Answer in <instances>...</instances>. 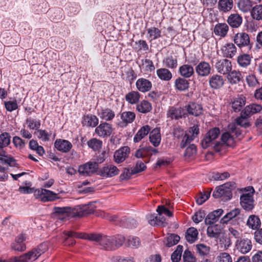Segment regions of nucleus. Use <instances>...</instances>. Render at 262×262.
<instances>
[{"instance_id":"11","label":"nucleus","mask_w":262,"mask_h":262,"mask_svg":"<svg viewBox=\"0 0 262 262\" xmlns=\"http://www.w3.org/2000/svg\"><path fill=\"white\" fill-rule=\"evenodd\" d=\"M98 169V164L96 162H89L79 166V173L83 176H90L95 173Z\"/></svg>"},{"instance_id":"31","label":"nucleus","mask_w":262,"mask_h":262,"mask_svg":"<svg viewBox=\"0 0 262 262\" xmlns=\"http://www.w3.org/2000/svg\"><path fill=\"white\" fill-rule=\"evenodd\" d=\"M98 123V118L95 115L92 114L84 116L82 121L83 126H86L87 127H97Z\"/></svg>"},{"instance_id":"59","label":"nucleus","mask_w":262,"mask_h":262,"mask_svg":"<svg viewBox=\"0 0 262 262\" xmlns=\"http://www.w3.org/2000/svg\"><path fill=\"white\" fill-rule=\"evenodd\" d=\"M146 168V166L145 164L142 161L138 160L137 161L135 167L132 168V173L137 174L145 170Z\"/></svg>"},{"instance_id":"6","label":"nucleus","mask_w":262,"mask_h":262,"mask_svg":"<svg viewBox=\"0 0 262 262\" xmlns=\"http://www.w3.org/2000/svg\"><path fill=\"white\" fill-rule=\"evenodd\" d=\"M233 41L240 49L243 47H247L248 49H251L252 48L250 37L245 32H238L235 34L233 37Z\"/></svg>"},{"instance_id":"44","label":"nucleus","mask_w":262,"mask_h":262,"mask_svg":"<svg viewBox=\"0 0 262 262\" xmlns=\"http://www.w3.org/2000/svg\"><path fill=\"white\" fill-rule=\"evenodd\" d=\"M136 110L140 113L146 114L152 110L151 104L147 100H142L136 105Z\"/></svg>"},{"instance_id":"47","label":"nucleus","mask_w":262,"mask_h":262,"mask_svg":"<svg viewBox=\"0 0 262 262\" xmlns=\"http://www.w3.org/2000/svg\"><path fill=\"white\" fill-rule=\"evenodd\" d=\"M251 58L252 57L249 54H243L238 56L237 61L239 66L246 68L250 64Z\"/></svg>"},{"instance_id":"4","label":"nucleus","mask_w":262,"mask_h":262,"mask_svg":"<svg viewBox=\"0 0 262 262\" xmlns=\"http://www.w3.org/2000/svg\"><path fill=\"white\" fill-rule=\"evenodd\" d=\"M245 216L241 213V210L239 208H234L231 210L224 215L221 220L222 224H227L229 222H231V224H235V222H237V224L239 225L240 222H244Z\"/></svg>"},{"instance_id":"41","label":"nucleus","mask_w":262,"mask_h":262,"mask_svg":"<svg viewBox=\"0 0 262 262\" xmlns=\"http://www.w3.org/2000/svg\"><path fill=\"white\" fill-rule=\"evenodd\" d=\"M150 131V127L146 125L142 126L136 133L134 137V142L135 143L140 141L145 136L147 135Z\"/></svg>"},{"instance_id":"42","label":"nucleus","mask_w":262,"mask_h":262,"mask_svg":"<svg viewBox=\"0 0 262 262\" xmlns=\"http://www.w3.org/2000/svg\"><path fill=\"white\" fill-rule=\"evenodd\" d=\"M156 73L159 78L163 81H169L172 77L171 72L167 68L159 69Z\"/></svg>"},{"instance_id":"23","label":"nucleus","mask_w":262,"mask_h":262,"mask_svg":"<svg viewBox=\"0 0 262 262\" xmlns=\"http://www.w3.org/2000/svg\"><path fill=\"white\" fill-rule=\"evenodd\" d=\"M227 22L232 28H239L243 23V17L238 13H232L227 18Z\"/></svg>"},{"instance_id":"35","label":"nucleus","mask_w":262,"mask_h":262,"mask_svg":"<svg viewBox=\"0 0 262 262\" xmlns=\"http://www.w3.org/2000/svg\"><path fill=\"white\" fill-rule=\"evenodd\" d=\"M221 233V228L219 225H209L207 229V234L210 238H217Z\"/></svg>"},{"instance_id":"63","label":"nucleus","mask_w":262,"mask_h":262,"mask_svg":"<svg viewBox=\"0 0 262 262\" xmlns=\"http://www.w3.org/2000/svg\"><path fill=\"white\" fill-rule=\"evenodd\" d=\"M37 137L43 141H49L51 135V133H49L46 130L37 129Z\"/></svg>"},{"instance_id":"51","label":"nucleus","mask_w":262,"mask_h":262,"mask_svg":"<svg viewBox=\"0 0 262 262\" xmlns=\"http://www.w3.org/2000/svg\"><path fill=\"white\" fill-rule=\"evenodd\" d=\"M196 253L201 256L208 255L210 251V247L204 244L196 245Z\"/></svg>"},{"instance_id":"12","label":"nucleus","mask_w":262,"mask_h":262,"mask_svg":"<svg viewBox=\"0 0 262 262\" xmlns=\"http://www.w3.org/2000/svg\"><path fill=\"white\" fill-rule=\"evenodd\" d=\"M130 152V150L128 146L120 147L114 152L113 156L114 162L117 164L123 162L128 157Z\"/></svg>"},{"instance_id":"33","label":"nucleus","mask_w":262,"mask_h":262,"mask_svg":"<svg viewBox=\"0 0 262 262\" xmlns=\"http://www.w3.org/2000/svg\"><path fill=\"white\" fill-rule=\"evenodd\" d=\"M261 110L262 106L261 105L252 103L246 106L245 108L242 110L243 115L246 114V116L250 117L254 114L260 112Z\"/></svg>"},{"instance_id":"48","label":"nucleus","mask_w":262,"mask_h":262,"mask_svg":"<svg viewBox=\"0 0 262 262\" xmlns=\"http://www.w3.org/2000/svg\"><path fill=\"white\" fill-rule=\"evenodd\" d=\"M87 144L89 148L92 149L94 151H97L102 148V141L99 139L94 138L89 140L87 142Z\"/></svg>"},{"instance_id":"21","label":"nucleus","mask_w":262,"mask_h":262,"mask_svg":"<svg viewBox=\"0 0 262 262\" xmlns=\"http://www.w3.org/2000/svg\"><path fill=\"white\" fill-rule=\"evenodd\" d=\"M54 146L58 151L62 152H68L71 150L73 146L68 140L59 139L55 141Z\"/></svg>"},{"instance_id":"49","label":"nucleus","mask_w":262,"mask_h":262,"mask_svg":"<svg viewBox=\"0 0 262 262\" xmlns=\"http://www.w3.org/2000/svg\"><path fill=\"white\" fill-rule=\"evenodd\" d=\"M252 6V2L250 0H239L237 3L238 9L243 12L249 11Z\"/></svg>"},{"instance_id":"30","label":"nucleus","mask_w":262,"mask_h":262,"mask_svg":"<svg viewBox=\"0 0 262 262\" xmlns=\"http://www.w3.org/2000/svg\"><path fill=\"white\" fill-rule=\"evenodd\" d=\"M223 55L226 58H232L236 53L237 49L233 43H228L221 49Z\"/></svg>"},{"instance_id":"25","label":"nucleus","mask_w":262,"mask_h":262,"mask_svg":"<svg viewBox=\"0 0 262 262\" xmlns=\"http://www.w3.org/2000/svg\"><path fill=\"white\" fill-rule=\"evenodd\" d=\"M185 115L184 109L181 107L171 106L169 108L167 113V117L176 120L182 118L183 116L185 117Z\"/></svg>"},{"instance_id":"16","label":"nucleus","mask_w":262,"mask_h":262,"mask_svg":"<svg viewBox=\"0 0 262 262\" xmlns=\"http://www.w3.org/2000/svg\"><path fill=\"white\" fill-rule=\"evenodd\" d=\"M195 70L198 76L207 77L211 73V67L209 63L201 61L195 66Z\"/></svg>"},{"instance_id":"37","label":"nucleus","mask_w":262,"mask_h":262,"mask_svg":"<svg viewBox=\"0 0 262 262\" xmlns=\"http://www.w3.org/2000/svg\"><path fill=\"white\" fill-rule=\"evenodd\" d=\"M198 234L199 232L196 228L190 227L185 232V238L188 243L192 244L198 239Z\"/></svg>"},{"instance_id":"10","label":"nucleus","mask_w":262,"mask_h":262,"mask_svg":"<svg viewBox=\"0 0 262 262\" xmlns=\"http://www.w3.org/2000/svg\"><path fill=\"white\" fill-rule=\"evenodd\" d=\"M113 130V128L111 124L107 122H101L100 124L96 127L95 133L100 137L107 138L111 135Z\"/></svg>"},{"instance_id":"56","label":"nucleus","mask_w":262,"mask_h":262,"mask_svg":"<svg viewBox=\"0 0 262 262\" xmlns=\"http://www.w3.org/2000/svg\"><path fill=\"white\" fill-rule=\"evenodd\" d=\"M230 173L227 171L223 172H214L212 173V179L215 181H223L230 177Z\"/></svg>"},{"instance_id":"43","label":"nucleus","mask_w":262,"mask_h":262,"mask_svg":"<svg viewBox=\"0 0 262 262\" xmlns=\"http://www.w3.org/2000/svg\"><path fill=\"white\" fill-rule=\"evenodd\" d=\"M140 96L141 95L138 91H132L125 95V98L129 103L134 104L138 103Z\"/></svg>"},{"instance_id":"1","label":"nucleus","mask_w":262,"mask_h":262,"mask_svg":"<svg viewBox=\"0 0 262 262\" xmlns=\"http://www.w3.org/2000/svg\"><path fill=\"white\" fill-rule=\"evenodd\" d=\"M10 141L11 136L9 133L4 132L0 135V161L3 164L15 167L17 165L16 160L3 149L10 144Z\"/></svg>"},{"instance_id":"50","label":"nucleus","mask_w":262,"mask_h":262,"mask_svg":"<svg viewBox=\"0 0 262 262\" xmlns=\"http://www.w3.org/2000/svg\"><path fill=\"white\" fill-rule=\"evenodd\" d=\"M252 17L256 20H262V5H256L253 7L251 11Z\"/></svg>"},{"instance_id":"60","label":"nucleus","mask_w":262,"mask_h":262,"mask_svg":"<svg viewBox=\"0 0 262 262\" xmlns=\"http://www.w3.org/2000/svg\"><path fill=\"white\" fill-rule=\"evenodd\" d=\"M196 153V147L193 144H190L185 150L184 157L185 158H190L194 156Z\"/></svg>"},{"instance_id":"22","label":"nucleus","mask_w":262,"mask_h":262,"mask_svg":"<svg viewBox=\"0 0 262 262\" xmlns=\"http://www.w3.org/2000/svg\"><path fill=\"white\" fill-rule=\"evenodd\" d=\"M136 86L139 92L145 93L151 90L152 83L151 81L147 79L140 78L137 80Z\"/></svg>"},{"instance_id":"62","label":"nucleus","mask_w":262,"mask_h":262,"mask_svg":"<svg viewBox=\"0 0 262 262\" xmlns=\"http://www.w3.org/2000/svg\"><path fill=\"white\" fill-rule=\"evenodd\" d=\"M228 235L230 236V238L233 237L237 239L241 238V236L242 235L241 231L239 229H235L232 227L228 228Z\"/></svg>"},{"instance_id":"54","label":"nucleus","mask_w":262,"mask_h":262,"mask_svg":"<svg viewBox=\"0 0 262 262\" xmlns=\"http://www.w3.org/2000/svg\"><path fill=\"white\" fill-rule=\"evenodd\" d=\"M183 247L181 245H178L176 250L172 253L171 259L172 262H179L181 258L183 252Z\"/></svg>"},{"instance_id":"27","label":"nucleus","mask_w":262,"mask_h":262,"mask_svg":"<svg viewBox=\"0 0 262 262\" xmlns=\"http://www.w3.org/2000/svg\"><path fill=\"white\" fill-rule=\"evenodd\" d=\"M189 81L182 77H179L176 79L174 82L175 89L180 92L185 91L189 88Z\"/></svg>"},{"instance_id":"20","label":"nucleus","mask_w":262,"mask_h":262,"mask_svg":"<svg viewBox=\"0 0 262 262\" xmlns=\"http://www.w3.org/2000/svg\"><path fill=\"white\" fill-rule=\"evenodd\" d=\"M208 82L211 89L217 90L224 85V80L222 76L218 74H213L209 77Z\"/></svg>"},{"instance_id":"57","label":"nucleus","mask_w":262,"mask_h":262,"mask_svg":"<svg viewBox=\"0 0 262 262\" xmlns=\"http://www.w3.org/2000/svg\"><path fill=\"white\" fill-rule=\"evenodd\" d=\"M180 239V236L175 234H170L167 237V246L170 247L176 244L179 242Z\"/></svg>"},{"instance_id":"53","label":"nucleus","mask_w":262,"mask_h":262,"mask_svg":"<svg viewBox=\"0 0 262 262\" xmlns=\"http://www.w3.org/2000/svg\"><path fill=\"white\" fill-rule=\"evenodd\" d=\"M26 122L28 124V128L30 129H36L37 130L41 125L40 120L34 119L31 117L27 118L26 120Z\"/></svg>"},{"instance_id":"55","label":"nucleus","mask_w":262,"mask_h":262,"mask_svg":"<svg viewBox=\"0 0 262 262\" xmlns=\"http://www.w3.org/2000/svg\"><path fill=\"white\" fill-rule=\"evenodd\" d=\"M4 105L6 110L9 112H12L18 107L17 100L14 99L13 100H9L4 101Z\"/></svg>"},{"instance_id":"61","label":"nucleus","mask_w":262,"mask_h":262,"mask_svg":"<svg viewBox=\"0 0 262 262\" xmlns=\"http://www.w3.org/2000/svg\"><path fill=\"white\" fill-rule=\"evenodd\" d=\"M210 195V191L206 192L204 193H201L196 197V203L201 205L203 204L206 200H207Z\"/></svg>"},{"instance_id":"40","label":"nucleus","mask_w":262,"mask_h":262,"mask_svg":"<svg viewBox=\"0 0 262 262\" xmlns=\"http://www.w3.org/2000/svg\"><path fill=\"white\" fill-rule=\"evenodd\" d=\"M229 30V27L226 23H218L214 28L215 35L222 37H225Z\"/></svg>"},{"instance_id":"38","label":"nucleus","mask_w":262,"mask_h":262,"mask_svg":"<svg viewBox=\"0 0 262 262\" xmlns=\"http://www.w3.org/2000/svg\"><path fill=\"white\" fill-rule=\"evenodd\" d=\"M247 226L253 230H257L261 225V222L258 216L250 215L247 221Z\"/></svg>"},{"instance_id":"7","label":"nucleus","mask_w":262,"mask_h":262,"mask_svg":"<svg viewBox=\"0 0 262 262\" xmlns=\"http://www.w3.org/2000/svg\"><path fill=\"white\" fill-rule=\"evenodd\" d=\"M34 195L35 198L40 199L43 202L53 201L58 198L56 193L46 189L35 190Z\"/></svg>"},{"instance_id":"13","label":"nucleus","mask_w":262,"mask_h":262,"mask_svg":"<svg viewBox=\"0 0 262 262\" xmlns=\"http://www.w3.org/2000/svg\"><path fill=\"white\" fill-rule=\"evenodd\" d=\"M119 169L113 164H106L98 170V174L104 178H112L119 173Z\"/></svg>"},{"instance_id":"64","label":"nucleus","mask_w":262,"mask_h":262,"mask_svg":"<svg viewBox=\"0 0 262 262\" xmlns=\"http://www.w3.org/2000/svg\"><path fill=\"white\" fill-rule=\"evenodd\" d=\"M218 262H232L230 255L226 252H222L217 256Z\"/></svg>"},{"instance_id":"9","label":"nucleus","mask_w":262,"mask_h":262,"mask_svg":"<svg viewBox=\"0 0 262 262\" xmlns=\"http://www.w3.org/2000/svg\"><path fill=\"white\" fill-rule=\"evenodd\" d=\"M71 208L70 207H54L51 216L53 218L64 221L70 216L71 213Z\"/></svg>"},{"instance_id":"5","label":"nucleus","mask_w":262,"mask_h":262,"mask_svg":"<svg viewBox=\"0 0 262 262\" xmlns=\"http://www.w3.org/2000/svg\"><path fill=\"white\" fill-rule=\"evenodd\" d=\"M220 134V130L217 127H214L210 129L205 135L202 141V146L203 148L206 149L213 144L214 141L219 137Z\"/></svg>"},{"instance_id":"52","label":"nucleus","mask_w":262,"mask_h":262,"mask_svg":"<svg viewBox=\"0 0 262 262\" xmlns=\"http://www.w3.org/2000/svg\"><path fill=\"white\" fill-rule=\"evenodd\" d=\"M147 33L149 35L148 38L151 40H156L161 36V31L156 27H151L147 29Z\"/></svg>"},{"instance_id":"8","label":"nucleus","mask_w":262,"mask_h":262,"mask_svg":"<svg viewBox=\"0 0 262 262\" xmlns=\"http://www.w3.org/2000/svg\"><path fill=\"white\" fill-rule=\"evenodd\" d=\"M235 248L238 252L246 254L251 250L252 243L248 238H241L236 240Z\"/></svg>"},{"instance_id":"26","label":"nucleus","mask_w":262,"mask_h":262,"mask_svg":"<svg viewBox=\"0 0 262 262\" xmlns=\"http://www.w3.org/2000/svg\"><path fill=\"white\" fill-rule=\"evenodd\" d=\"M98 115L99 117L105 120V122L111 121L115 117L114 111L110 108H102L98 110Z\"/></svg>"},{"instance_id":"36","label":"nucleus","mask_w":262,"mask_h":262,"mask_svg":"<svg viewBox=\"0 0 262 262\" xmlns=\"http://www.w3.org/2000/svg\"><path fill=\"white\" fill-rule=\"evenodd\" d=\"M163 64L167 68L175 69L178 67V59L177 56L169 55L165 57L162 61Z\"/></svg>"},{"instance_id":"45","label":"nucleus","mask_w":262,"mask_h":262,"mask_svg":"<svg viewBox=\"0 0 262 262\" xmlns=\"http://www.w3.org/2000/svg\"><path fill=\"white\" fill-rule=\"evenodd\" d=\"M248 117L249 116H246V114L243 115V111H242L240 116L236 119L235 123L234 124L237 127H238L237 126H240L245 128L249 127L251 124L248 119Z\"/></svg>"},{"instance_id":"24","label":"nucleus","mask_w":262,"mask_h":262,"mask_svg":"<svg viewBox=\"0 0 262 262\" xmlns=\"http://www.w3.org/2000/svg\"><path fill=\"white\" fill-rule=\"evenodd\" d=\"M178 73L181 77L186 79L190 78L194 74L193 67L189 64H184L180 66Z\"/></svg>"},{"instance_id":"2","label":"nucleus","mask_w":262,"mask_h":262,"mask_svg":"<svg viewBox=\"0 0 262 262\" xmlns=\"http://www.w3.org/2000/svg\"><path fill=\"white\" fill-rule=\"evenodd\" d=\"M63 234L67 236L65 239V241L67 242L69 245H74L76 243L73 239H70L68 241V239L69 237L88 239L93 242H98L100 244L101 242L103 235L101 233H85L82 232H76L73 231H64Z\"/></svg>"},{"instance_id":"18","label":"nucleus","mask_w":262,"mask_h":262,"mask_svg":"<svg viewBox=\"0 0 262 262\" xmlns=\"http://www.w3.org/2000/svg\"><path fill=\"white\" fill-rule=\"evenodd\" d=\"M185 108L189 115L195 117L200 116L203 112L202 104L192 101L189 102Z\"/></svg>"},{"instance_id":"14","label":"nucleus","mask_w":262,"mask_h":262,"mask_svg":"<svg viewBox=\"0 0 262 262\" xmlns=\"http://www.w3.org/2000/svg\"><path fill=\"white\" fill-rule=\"evenodd\" d=\"M46 250V245L40 244L36 248L32 249L24 255L29 262H33L37 259Z\"/></svg>"},{"instance_id":"39","label":"nucleus","mask_w":262,"mask_h":262,"mask_svg":"<svg viewBox=\"0 0 262 262\" xmlns=\"http://www.w3.org/2000/svg\"><path fill=\"white\" fill-rule=\"evenodd\" d=\"M100 245L106 250H114L115 245H114V236H110L103 234Z\"/></svg>"},{"instance_id":"29","label":"nucleus","mask_w":262,"mask_h":262,"mask_svg":"<svg viewBox=\"0 0 262 262\" xmlns=\"http://www.w3.org/2000/svg\"><path fill=\"white\" fill-rule=\"evenodd\" d=\"M232 195V192H230L228 189H226L224 187H222V185L217 186L212 194V196L215 199L223 197L228 200L230 199Z\"/></svg>"},{"instance_id":"17","label":"nucleus","mask_w":262,"mask_h":262,"mask_svg":"<svg viewBox=\"0 0 262 262\" xmlns=\"http://www.w3.org/2000/svg\"><path fill=\"white\" fill-rule=\"evenodd\" d=\"M240 204L242 208L247 211L252 210L254 208L253 195L250 193H244L240 197Z\"/></svg>"},{"instance_id":"19","label":"nucleus","mask_w":262,"mask_h":262,"mask_svg":"<svg viewBox=\"0 0 262 262\" xmlns=\"http://www.w3.org/2000/svg\"><path fill=\"white\" fill-rule=\"evenodd\" d=\"M136 114L134 112L125 111L120 113L121 121L119 125L121 127H126L128 124L132 123L135 119Z\"/></svg>"},{"instance_id":"58","label":"nucleus","mask_w":262,"mask_h":262,"mask_svg":"<svg viewBox=\"0 0 262 262\" xmlns=\"http://www.w3.org/2000/svg\"><path fill=\"white\" fill-rule=\"evenodd\" d=\"M184 262H196V259L188 249L185 250L183 255Z\"/></svg>"},{"instance_id":"34","label":"nucleus","mask_w":262,"mask_h":262,"mask_svg":"<svg viewBox=\"0 0 262 262\" xmlns=\"http://www.w3.org/2000/svg\"><path fill=\"white\" fill-rule=\"evenodd\" d=\"M246 98L243 95L238 96L233 99L231 106L235 112H239L246 103Z\"/></svg>"},{"instance_id":"28","label":"nucleus","mask_w":262,"mask_h":262,"mask_svg":"<svg viewBox=\"0 0 262 262\" xmlns=\"http://www.w3.org/2000/svg\"><path fill=\"white\" fill-rule=\"evenodd\" d=\"M217 3L219 11L224 13L230 12L234 6L233 0H219Z\"/></svg>"},{"instance_id":"46","label":"nucleus","mask_w":262,"mask_h":262,"mask_svg":"<svg viewBox=\"0 0 262 262\" xmlns=\"http://www.w3.org/2000/svg\"><path fill=\"white\" fill-rule=\"evenodd\" d=\"M227 78L231 84L238 83L242 79V76L241 73L235 70L230 71L227 74Z\"/></svg>"},{"instance_id":"3","label":"nucleus","mask_w":262,"mask_h":262,"mask_svg":"<svg viewBox=\"0 0 262 262\" xmlns=\"http://www.w3.org/2000/svg\"><path fill=\"white\" fill-rule=\"evenodd\" d=\"M228 129V132H225L222 135L221 138L223 143L227 146H233L234 144L235 138L241 140L244 137L243 131L235 124H229Z\"/></svg>"},{"instance_id":"32","label":"nucleus","mask_w":262,"mask_h":262,"mask_svg":"<svg viewBox=\"0 0 262 262\" xmlns=\"http://www.w3.org/2000/svg\"><path fill=\"white\" fill-rule=\"evenodd\" d=\"M161 137L160 128H155L149 134V141L155 146H158L161 142Z\"/></svg>"},{"instance_id":"15","label":"nucleus","mask_w":262,"mask_h":262,"mask_svg":"<svg viewBox=\"0 0 262 262\" xmlns=\"http://www.w3.org/2000/svg\"><path fill=\"white\" fill-rule=\"evenodd\" d=\"M215 67L217 71L223 75L229 73L232 69L231 62L227 59L215 60Z\"/></svg>"}]
</instances>
